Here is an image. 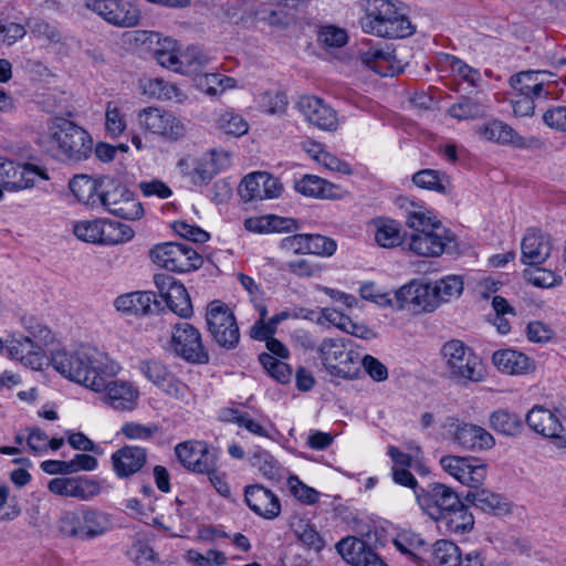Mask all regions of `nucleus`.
I'll return each mask as SVG.
<instances>
[{
    "label": "nucleus",
    "mask_w": 566,
    "mask_h": 566,
    "mask_svg": "<svg viewBox=\"0 0 566 566\" xmlns=\"http://www.w3.org/2000/svg\"><path fill=\"white\" fill-rule=\"evenodd\" d=\"M53 368L65 378L86 388L101 392L105 377H115L120 365L106 353L88 345H81L76 350H55L52 353Z\"/></svg>",
    "instance_id": "1"
},
{
    "label": "nucleus",
    "mask_w": 566,
    "mask_h": 566,
    "mask_svg": "<svg viewBox=\"0 0 566 566\" xmlns=\"http://www.w3.org/2000/svg\"><path fill=\"white\" fill-rule=\"evenodd\" d=\"M360 25L365 33L386 39L407 38L416 30L403 10L391 0H368Z\"/></svg>",
    "instance_id": "2"
},
{
    "label": "nucleus",
    "mask_w": 566,
    "mask_h": 566,
    "mask_svg": "<svg viewBox=\"0 0 566 566\" xmlns=\"http://www.w3.org/2000/svg\"><path fill=\"white\" fill-rule=\"evenodd\" d=\"M49 143L54 155L66 161L86 160L93 151L92 136L83 127L64 117L49 120Z\"/></svg>",
    "instance_id": "3"
},
{
    "label": "nucleus",
    "mask_w": 566,
    "mask_h": 566,
    "mask_svg": "<svg viewBox=\"0 0 566 566\" xmlns=\"http://www.w3.org/2000/svg\"><path fill=\"white\" fill-rule=\"evenodd\" d=\"M57 530L62 536L90 541L107 533L111 521L106 513L82 506L76 511L63 512L57 521Z\"/></svg>",
    "instance_id": "4"
},
{
    "label": "nucleus",
    "mask_w": 566,
    "mask_h": 566,
    "mask_svg": "<svg viewBox=\"0 0 566 566\" xmlns=\"http://www.w3.org/2000/svg\"><path fill=\"white\" fill-rule=\"evenodd\" d=\"M450 377L458 382H480L485 378V369L479 356L462 340L451 339L441 347Z\"/></svg>",
    "instance_id": "5"
},
{
    "label": "nucleus",
    "mask_w": 566,
    "mask_h": 566,
    "mask_svg": "<svg viewBox=\"0 0 566 566\" xmlns=\"http://www.w3.org/2000/svg\"><path fill=\"white\" fill-rule=\"evenodd\" d=\"M324 367L332 376L355 379L360 375V355L347 349L343 338H325L317 348Z\"/></svg>",
    "instance_id": "6"
},
{
    "label": "nucleus",
    "mask_w": 566,
    "mask_h": 566,
    "mask_svg": "<svg viewBox=\"0 0 566 566\" xmlns=\"http://www.w3.org/2000/svg\"><path fill=\"white\" fill-rule=\"evenodd\" d=\"M208 332L216 344L231 350L240 343V329L232 310L220 300L211 301L206 311Z\"/></svg>",
    "instance_id": "7"
},
{
    "label": "nucleus",
    "mask_w": 566,
    "mask_h": 566,
    "mask_svg": "<svg viewBox=\"0 0 566 566\" xmlns=\"http://www.w3.org/2000/svg\"><path fill=\"white\" fill-rule=\"evenodd\" d=\"M73 232L84 242L105 245L120 244L134 237V230L129 226L107 219L78 221L74 224Z\"/></svg>",
    "instance_id": "8"
},
{
    "label": "nucleus",
    "mask_w": 566,
    "mask_h": 566,
    "mask_svg": "<svg viewBox=\"0 0 566 566\" xmlns=\"http://www.w3.org/2000/svg\"><path fill=\"white\" fill-rule=\"evenodd\" d=\"M150 260L158 266L178 273H186L202 265L201 255L190 245L164 242L156 244L149 252Z\"/></svg>",
    "instance_id": "9"
},
{
    "label": "nucleus",
    "mask_w": 566,
    "mask_h": 566,
    "mask_svg": "<svg viewBox=\"0 0 566 566\" xmlns=\"http://www.w3.org/2000/svg\"><path fill=\"white\" fill-rule=\"evenodd\" d=\"M109 213L127 220L139 219L144 209L135 193L125 185L108 180L99 191V203Z\"/></svg>",
    "instance_id": "10"
},
{
    "label": "nucleus",
    "mask_w": 566,
    "mask_h": 566,
    "mask_svg": "<svg viewBox=\"0 0 566 566\" xmlns=\"http://www.w3.org/2000/svg\"><path fill=\"white\" fill-rule=\"evenodd\" d=\"M137 119L145 132L172 142L181 139L187 132L185 123L160 107L148 106L140 109Z\"/></svg>",
    "instance_id": "11"
},
{
    "label": "nucleus",
    "mask_w": 566,
    "mask_h": 566,
    "mask_svg": "<svg viewBox=\"0 0 566 566\" xmlns=\"http://www.w3.org/2000/svg\"><path fill=\"white\" fill-rule=\"evenodd\" d=\"M170 345L172 352L188 363L207 364L209 361V354L203 346L201 333L187 322L175 325Z\"/></svg>",
    "instance_id": "12"
},
{
    "label": "nucleus",
    "mask_w": 566,
    "mask_h": 566,
    "mask_svg": "<svg viewBox=\"0 0 566 566\" xmlns=\"http://www.w3.org/2000/svg\"><path fill=\"white\" fill-rule=\"evenodd\" d=\"M84 6L108 24L117 28H134L140 21L139 8L129 1L85 0Z\"/></svg>",
    "instance_id": "13"
},
{
    "label": "nucleus",
    "mask_w": 566,
    "mask_h": 566,
    "mask_svg": "<svg viewBox=\"0 0 566 566\" xmlns=\"http://www.w3.org/2000/svg\"><path fill=\"white\" fill-rule=\"evenodd\" d=\"M439 463L444 472L470 489L480 488L488 472L486 465L472 457L448 454L443 455Z\"/></svg>",
    "instance_id": "14"
},
{
    "label": "nucleus",
    "mask_w": 566,
    "mask_h": 566,
    "mask_svg": "<svg viewBox=\"0 0 566 566\" xmlns=\"http://www.w3.org/2000/svg\"><path fill=\"white\" fill-rule=\"evenodd\" d=\"M398 310H410L415 313H431L439 307L433 285L411 281L395 292Z\"/></svg>",
    "instance_id": "15"
},
{
    "label": "nucleus",
    "mask_w": 566,
    "mask_h": 566,
    "mask_svg": "<svg viewBox=\"0 0 566 566\" xmlns=\"http://www.w3.org/2000/svg\"><path fill=\"white\" fill-rule=\"evenodd\" d=\"M38 179L48 180L46 172L32 164L2 160L0 165V186L8 191L32 188Z\"/></svg>",
    "instance_id": "16"
},
{
    "label": "nucleus",
    "mask_w": 566,
    "mask_h": 566,
    "mask_svg": "<svg viewBox=\"0 0 566 566\" xmlns=\"http://www.w3.org/2000/svg\"><path fill=\"white\" fill-rule=\"evenodd\" d=\"M175 454L181 465L193 473L203 474L212 470L218 455L206 441L189 440L175 447Z\"/></svg>",
    "instance_id": "17"
},
{
    "label": "nucleus",
    "mask_w": 566,
    "mask_h": 566,
    "mask_svg": "<svg viewBox=\"0 0 566 566\" xmlns=\"http://www.w3.org/2000/svg\"><path fill=\"white\" fill-rule=\"evenodd\" d=\"M416 499L422 511L433 521L447 513L453 505H459V495L448 485L430 483L427 489L416 491Z\"/></svg>",
    "instance_id": "18"
},
{
    "label": "nucleus",
    "mask_w": 566,
    "mask_h": 566,
    "mask_svg": "<svg viewBox=\"0 0 566 566\" xmlns=\"http://www.w3.org/2000/svg\"><path fill=\"white\" fill-rule=\"evenodd\" d=\"M448 432L451 441L464 450H488L495 444L494 437L484 428L454 420L449 423Z\"/></svg>",
    "instance_id": "19"
},
{
    "label": "nucleus",
    "mask_w": 566,
    "mask_h": 566,
    "mask_svg": "<svg viewBox=\"0 0 566 566\" xmlns=\"http://www.w3.org/2000/svg\"><path fill=\"white\" fill-rule=\"evenodd\" d=\"M3 348L11 359L18 360L33 370L42 369L45 363V353L42 345L34 342L30 336L11 335L6 339Z\"/></svg>",
    "instance_id": "20"
},
{
    "label": "nucleus",
    "mask_w": 566,
    "mask_h": 566,
    "mask_svg": "<svg viewBox=\"0 0 566 566\" xmlns=\"http://www.w3.org/2000/svg\"><path fill=\"white\" fill-rule=\"evenodd\" d=\"M48 489L55 495L78 501H90L102 491L99 482L87 476L54 478L49 482Z\"/></svg>",
    "instance_id": "21"
},
{
    "label": "nucleus",
    "mask_w": 566,
    "mask_h": 566,
    "mask_svg": "<svg viewBox=\"0 0 566 566\" xmlns=\"http://www.w3.org/2000/svg\"><path fill=\"white\" fill-rule=\"evenodd\" d=\"M451 241L452 232L444 226H438L431 231L412 233L408 240V250L420 256L436 258L443 254Z\"/></svg>",
    "instance_id": "22"
},
{
    "label": "nucleus",
    "mask_w": 566,
    "mask_h": 566,
    "mask_svg": "<svg viewBox=\"0 0 566 566\" xmlns=\"http://www.w3.org/2000/svg\"><path fill=\"white\" fill-rule=\"evenodd\" d=\"M279 179L264 171L252 172L243 178L239 195L244 201L277 198L282 192Z\"/></svg>",
    "instance_id": "23"
},
{
    "label": "nucleus",
    "mask_w": 566,
    "mask_h": 566,
    "mask_svg": "<svg viewBox=\"0 0 566 566\" xmlns=\"http://www.w3.org/2000/svg\"><path fill=\"white\" fill-rule=\"evenodd\" d=\"M107 378H104V386L102 388V391H105L104 402L117 411H133L137 407L139 399L138 388L128 380L116 379L107 381Z\"/></svg>",
    "instance_id": "24"
},
{
    "label": "nucleus",
    "mask_w": 566,
    "mask_h": 566,
    "mask_svg": "<svg viewBox=\"0 0 566 566\" xmlns=\"http://www.w3.org/2000/svg\"><path fill=\"white\" fill-rule=\"evenodd\" d=\"M339 555L353 566H388L365 541L347 536L336 544Z\"/></svg>",
    "instance_id": "25"
},
{
    "label": "nucleus",
    "mask_w": 566,
    "mask_h": 566,
    "mask_svg": "<svg viewBox=\"0 0 566 566\" xmlns=\"http://www.w3.org/2000/svg\"><path fill=\"white\" fill-rule=\"evenodd\" d=\"M147 458L146 448L125 444L112 454L111 462L116 476L127 479L142 471L147 463Z\"/></svg>",
    "instance_id": "26"
},
{
    "label": "nucleus",
    "mask_w": 566,
    "mask_h": 566,
    "mask_svg": "<svg viewBox=\"0 0 566 566\" xmlns=\"http://www.w3.org/2000/svg\"><path fill=\"white\" fill-rule=\"evenodd\" d=\"M244 501L252 512L265 520H274L281 514L280 499L261 484L247 485Z\"/></svg>",
    "instance_id": "27"
},
{
    "label": "nucleus",
    "mask_w": 566,
    "mask_h": 566,
    "mask_svg": "<svg viewBox=\"0 0 566 566\" xmlns=\"http://www.w3.org/2000/svg\"><path fill=\"white\" fill-rule=\"evenodd\" d=\"M297 106L310 124L323 130L336 129V112L322 98L316 96H303L300 98Z\"/></svg>",
    "instance_id": "28"
},
{
    "label": "nucleus",
    "mask_w": 566,
    "mask_h": 566,
    "mask_svg": "<svg viewBox=\"0 0 566 566\" xmlns=\"http://www.w3.org/2000/svg\"><path fill=\"white\" fill-rule=\"evenodd\" d=\"M552 250L549 235L536 229H528L521 242V261L531 266L541 265L551 256Z\"/></svg>",
    "instance_id": "29"
},
{
    "label": "nucleus",
    "mask_w": 566,
    "mask_h": 566,
    "mask_svg": "<svg viewBox=\"0 0 566 566\" xmlns=\"http://www.w3.org/2000/svg\"><path fill=\"white\" fill-rule=\"evenodd\" d=\"M145 377L159 387L168 396L176 399H184L186 385L176 377L159 361H144L140 367Z\"/></svg>",
    "instance_id": "30"
},
{
    "label": "nucleus",
    "mask_w": 566,
    "mask_h": 566,
    "mask_svg": "<svg viewBox=\"0 0 566 566\" xmlns=\"http://www.w3.org/2000/svg\"><path fill=\"white\" fill-rule=\"evenodd\" d=\"M493 365L509 375H523L535 369L534 361L525 354L514 349H500L492 355Z\"/></svg>",
    "instance_id": "31"
},
{
    "label": "nucleus",
    "mask_w": 566,
    "mask_h": 566,
    "mask_svg": "<svg viewBox=\"0 0 566 566\" xmlns=\"http://www.w3.org/2000/svg\"><path fill=\"white\" fill-rule=\"evenodd\" d=\"M436 522L449 534L463 535L473 530L474 517L469 507L459 500V505L447 510Z\"/></svg>",
    "instance_id": "32"
},
{
    "label": "nucleus",
    "mask_w": 566,
    "mask_h": 566,
    "mask_svg": "<svg viewBox=\"0 0 566 566\" xmlns=\"http://www.w3.org/2000/svg\"><path fill=\"white\" fill-rule=\"evenodd\" d=\"M139 88L143 95L153 99L172 101L178 104L187 101V95L176 84L159 77L140 80Z\"/></svg>",
    "instance_id": "33"
},
{
    "label": "nucleus",
    "mask_w": 566,
    "mask_h": 566,
    "mask_svg": "<svg viewBox=\"0 0 566 566\" xmlns=\"http://www.w3.org/2000/svg\"><path fill=\"white\" fill-rule=\"evenodd\" d=\"M360 60L364 65L380 76H394L400 72L396 55L392 50L370 48L361 53Z\"/></svg>",
    "instance_id": "34"
},
{
    "label": "nucleus",
    "mask_w": 566,
    "mask_h": 566,
    "mask_svg": "<svg viewBox=\"0 0 566 566\" xmlns=\"http://www.w3.org/2000/svg\"><path fill=\"white\" fill-rule=\"evenodd\" d=\"M114 305L117 311L133 315H148L157 306L156 295L148 291H137L119 295Z\"/></svg>",
    "instance_id": "35"
},
{
    "label": "nucleus",
    "mask_w": 566,
    "mask_h": 566,
    "mask_svg": "<svg viewBox=\"0 0 566 566\" xmlns=\"http://www.w3.org/2000/svg\"><path fill=\"white\" fill-rule=\"evenodd\" d=\"M465 501L484 513L502 516L511 512L510 503L500 494L485 489H475L468 492Z\"/></svg>",
    "instance_id": "36"
},
{
    "label": "nucleus",
    "mask_w": 566,
    "mask_h": 566,
    "mask_svg": "<svg viewBox=\"0 0 566 566\" xmlns=\"http://www.w3.org/2000/svg\"><path fill=\"white\" fill-rule=\"evenodd\" d=\"M528 427L543 437L556 436V432H564V427L557 416L543 406H534L525 418Z\"/></svg>",
    "instance_id": "37"
},
{
    "label": "nucleus",
    "mask_w": 566,
    "mask_h": 566,
    "mask_svg": "<svg viewBox=\"0 0 566 566\" xmlns=\"http://www.w3.org/2000/svg\"><path fill=\"white\" fill-rule=\"evenodd\" d=\"M544 72L524 71L511 76L510 84L518 95L541 97L547 96L544 87Z\"/></svg>",
    "instance_id": "38"
},
{
    "label": "nucleus",
    "mask_w": 566,
    "mask_h": 566,
    "mask_svg": "<svg viewBox=\"0 0 566 566\" xmlns=\"http://www.w3.org/2000/svg\"><path fill=\"white\" fill-rule=\"evenodd\" d=\"M105 184H98L87 175H77L70 180L69 187L78 202L95 206L99 203V191Z\"/></svg>",
    "instance_id": "39"
},
{
    "label": "nucleus",
    "mask_w": 566,
    "mask_h": 566,
    "mask_svg": "<svg viewBox=\"0 0 566 566\" xmlns=\"http://www.w3.org/2000/svg\"><path fill=\"white\" fill-rule=\"evenodd\" d=\"M294 188L303 196L322 199L336 198L338 190L335 185L315 175H304L295 181Z\"/></svg>",
    "instance_id": "40"
},
{
    "label": "nucleus",
    "mask_w": 566,
    "mask_h": 566,
    "mask_svg": "<svg viewBox=\"0 0 566 566\" xmlns=\"http://www.w3.org/2000/svg\"><path fill=\"white\" fill-rule=\"evenodd\" d=\"M395 547L416 564L423 566L428 560V545L417 534L402 533L394 539Z\"/></svg>",
    "instance_id": "41"
},
{
    "label": "nucleus",
    "mask_w": 566,
    "mask_h": 566,
    "mask_svg": "<svg viewBox=\"0 0 566 566\" xmlns=\"http://www.w3.org/2000/svg\"><path fill=\"white\" fill-rule=\"evenodd\" d=\"M375 227V241L386 249L398 247L402 243L401 224L390 218H376L373 220Z\"/></svg>",
    "instance_id": "42"
},
{
    "label": "nucleus",
    "mask_w": 566,
    "mask_h": 566,
    "mask_svg": "<svg viewBox=\"0 0 566 566\" xmlns=\"http://www.w3.org/2000/svg\"><path fill=\"white\" fill-rule=\"evenodd\" d=\"M459 557L460 549L453 542L439 539L428 548V560L423 566H455Z\"/></svg>",
    "instance_id": "43"
},
{
    "label": "nucleus",
    "mask_w": 566,
    "mask_h": 566,
    "mask_svg": "<svg viewBox=\"0 0 566 566\" xmlns=\"http://www.w3.org/2000/svg\"><path fill=\"white\" fill-rule=\"evenodd\" d=\"M405 222L415 231L413 233L431 231L438 226H443L431 211L415 203H410V209H406Z\"/></svg>",
    "instance_id": "44"
},
{
    "label": "nucleus",
    "mask_w": 566,
    "mask_h": 566,
    "mask_svg": "<svg viewBox=\"0 0 566 566\" xmlns=\"http://www.w3.org/2000/svg\"><path fill=\"white\" fill-rule=\"evenodd\" d=\"M486 105L476 97L462 96L457 103L449 107L451 117L459 120L474 119L483 117L486 114Z\"/></svg>",
    "instance_id": "45"
},
{
    "label": "nucleus",
    "mask_w": 566,
    "mask_h": 566,
    "mask_svg": "<svg viewBox=\"0 0 566 566\" xmlns=\"http://www.w3.org/2000/svg\"><path fill=\"white\" fill-rule=\"evenodd\" d=\"M490 427L504 436H517L523 430V421L516 413L497 409L490 415Z\"/></svg>",
    "instance_id": "46"
},
{
    "label": "nucleus",
    "mask_w": 566,
    "mask_h": 566,
    "mask_svg": "<svg viewBox=\"0 0 566 566\" xmlns=\"http://www.w3.org/2000/svg\"><path fill=\"white\" fill-rule=\"evenodd\" d=\"M259 109L269 115H282L286 112L289 98L280 90L263 91L255 96Z\"/></svg>",
    "instance_id": "47"
},
{
    "label": "nucleus",
    "mask_w": 566,
    "mask_h": 566,
    "mask_svg": "<svg viewBox=\"0 0 566 566\" xmlns=\"http://www.w3.org/2000/svg\"><path fill=\"white\" fill-rule=\"evenodd\" d=\"M479 134L490 142L500 144H516L521 137L507 124L501 120H492L479 129Z\"/></svg>",
    "instance_id": "48"
},
{
    "label": "nucleus",
    "mask_w": 566,
    "mask_h": 566,
    "mask_svg": "<svg viewBox=\"0 0 566 566\" xmlns=\"http://www.w3.org/2000/svg\"><path fill=\"white\" fill-rule=\"evenodd\" d=\"M220 418L222 421L233 422L239 427L247 429L254 436L265 438L270 437L268 430L248 412L240 411L235 408H223L221 410Z\"/></svg>",
    "instance_id": "49"
},
{
    "label": "nucleus",
    "mask_w": 566,
    "mask_h": 566,
    "mask_svg": "<svg viewBox=\"0 0 566 566\" xmlns=\"http://www.w3.org/2000/svg\"><path fill=\"white\" fill-rule=\"evenodd\" d=\"M167 306L180 317L188 318L193 314L192 303L190 296L184 284L178 283L172 290L163 298Z\"/></svg>",
    "instance_id": "50"
},
{
    "label": "nucleus",
    "mask_w": 566,
    "mask_h": 566,
    "mask_svg": "<svg viewBox=\"0 0 566 566\" xmlns=\"http://www.w3.org/2000/svg\"><path fill=\"white\" fill-rule=\"evenodd\" d=\"M432 285L439 305L452 298H458L464 287L462 277L455 274L446 275L436 281Z\"/></svg>",
    "instance_id": "51"
},
{
    "label": "nucleus",
    "mask_w": 566,
    "mask_h": 566,
    "mask_svg": "<svg viewBox=\"0 0 566 566\" xmlns=\"http://www.w3.org/2000/svg\"><path fill=\"white\" fill-rule=\"evenodd\" d=\"M259 361L266 373L279 382L289 384L291 381L293 370L289 364L268 353L260 354Z\"/></svg>",
    "instance_id": "52"
},
{
    "label": "nucleus",
    "mask_w": 566,
    "mask_h": 566,
    "mask_svg": "<svg viewBox=\"0 0 566 566\" xmlns=\"http://www.w3.org/2000/svg\"><path fill=\"white\" fill-rule=\"evenodd\" d=\"M412 181L419 188L444 193L447 189L448 179L443 174L433 169H423L416 172Z\"/></svg>",
    "instance_id": "53"
},
{
    "label": "nucleus",
    "mask_w": 566,
    "mask_h": 566,
    "mask_svg": "<svg viewBox=\"0 0 566 566\" xmlns=\"http://www.w3.org/2000/svg\"><path fill=\"white\" fill-rule=\"evenodd\" d=\"M252 465L269 480H276L281 475V467L279 462L265 450H259L253 454Z\"/></svg>",
    "instance_id": "54"
},
{
    "label": "nucleus",
    "mask_w": 566,
    "mask_h": 566,
    "mask_svg": "<svg viewBox=\"0 0 566 566\" xmlns=\"http://www.w3.org/2000/svg\"><path fill=\"white\" fill-rule=\"evenodd\" d=\"M159 431L156 423L143 424L135 421L125 422L120 428V433L129 440L148 441Z\"/></svg>",
    "instance_id": "55"
},
{
    "label": "nucleus",
    "mask_w": 566,
    "mask_h": 566,
    "mask_svg": "<svg viewBox=\"0 0 566 566\" xmlns=\"http://www.w3.org/2000/svg\"><path fill=\"white\" fill-rule=\"evenodd\" d=\"M185 557L193 566H223L228 562L224 553L217 549H209L206 554H201L196 549H189Z\"/></svg>",
    "instance_id": "56"
},
{
    "label": "nucleus",
    "mask_w": 566,
    "mask_h": 566,
    "mask_svg": "<svg viewBox=\"0 0 566 566\" xmlns=\"http://www.w3.org/2000/svg\"><path fill=\"white\" fill-rule=\"evenodd\" d=\"M524 277L534 286L549 289L562 283L563 279L553 271L544 268H535L533 270H524Z\"/></svg>",
    "instance_id": "57"
},
{
    "label": "nucleus",
    "mask_w": 566,
    "mask_h": 566,
    "mask_svg": "<svg viewBox=\"0 0 566 566\" xmlns=\"http://www.w3.org/2000/svg\"><path fill=\"white\" fill-rule=\"evenodd\" d=\"M27 25L30 33L36 39L45 40L49 43H57L61 40V34L57 28L42 19H30Z\"/></svg>",
    "instance_id": "58"
},
{
    "label": "nucleus",
    "mask_w": 566,
    "mask_h": 566,
    "mask_svg": "<svg viewBox=\"0 0 566 566\" xmlns=\"http://www.w3.org/2000/svg\"><path fill=\"white\" fill-rule=\"evenodd\" d=\"M105 128L113 137L122 135L126 129L125 116L114 102H108L106 105Z\"/></svg>",
    "instance_id": "59"
},
{
    "label": "nucleus",
    "mask_w": 566,
    "mask_h": 566,
    "mask_svg": "<svg viewBox=\"0 0 566 566\" xmlns=\"http://www.w3.org/2000/svg\"><path fill=\"white\" fill-rule=\"evenodd\" d=\"M337 249L334 239L322 234H308V254L332 256Z\"/></svg>",
    "instance_id": "60"
},
{
    "label": "nucleus",
    "mask_w": 566,
    "mask_h": 566,
    "mask_svg": "<svg viewBox=\"0 0 566 566\" xmlns=\"http://www.w3.org/2000/svg\"><path fill=\"white\" fill-rule=\"evenodd\" d=\"M292 495L304 504H314L318 501V492L304 484L297 476H290L287 480Z\"/></svg>",
    "instance_id": "61"
},
{
    "label": "nucleus",
    "mask_w": 566,
    "mask_h": 566,
    "mask_svg": "<svg viewBox=\"0 0 566 566\" xmlns=\"http://www.w3.org/2000/svg\"><path fill=\"white\" fill-rule=\"evenodd\" d=\"M285 269L300 277H315L322 272V266L308 259H296L285 263Z\"/></svg>",
    "instance_id": "62"
},
{
    "label": "nucleus",
    "mask_w": 566,
    "mask_h": 566,
    "mask_svg": "<svg viewBox=\"0 0 566 566\" xmlns=\"http://www.w3.org/2000/svg\"><path fill=\"white\" fill-rule=\"evenodd\" d=\"M211 163L206 155L193 160L191 178L193 184L206 185L217 175L216 168H213Z\"/></svg>",
    "instance_id": "63"
},
{
    "label": "nucleus",
    "mask_w": 566,
    "mask_h": 566,
    "mask_svg": "<svg viewBox=\"0 0 566 566\" xmlns=\"http://www.w3.org/2000/svg\"><path fill=\"white\" fill-rule=\"evenodd\" d=\"M219 126L226 134L237 137L244 135L249 129L244 118L233 113L223 114L219 119Z\"/></svg>",
    "instance_id": "64"
}]
</instances>
